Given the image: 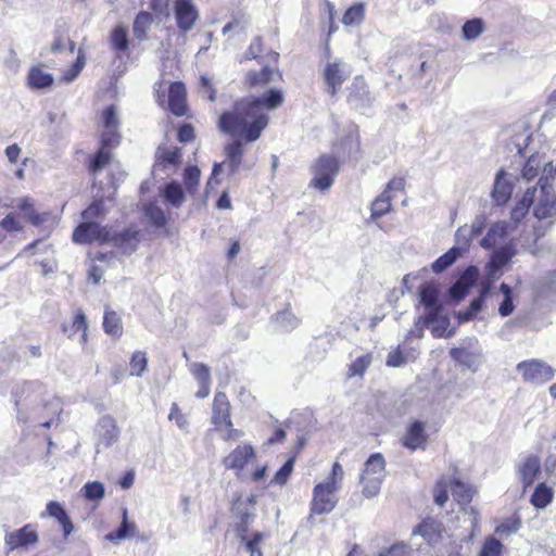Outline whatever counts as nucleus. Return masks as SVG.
Wrapping results in <instances>:
<instances>
[{
	"mask_svg": "<svg viewBox=\"0 0 556 556\" xmlns=\"http://www.w3.org/2000/svg\"><path fill=\"white\" fill-rule=\"evenodd\" d=\"M268 125V116L262 111L261 98H245L236 102L232 111L220 115L219 127L232 137L254 142Z\"/></svg>",
	"mask_w": 556,
	"mask_h": 556,
	"instance_id": "1",
	"label": "nucleus"
},
{
	"mask_svg": "<svg viewBox=\"0 0 556 556\" xmlns=\"http://www.w3.org/2000/svg\"><path fill=\"white\" fill-rule=\"evenodd\" d=\"M533 204V214L540 223V225L533 227L534 242H538L553 225L556 216V197L549 185L548 177H541L539 179V188Z\"/></svg>",
	"mask_w": 556,
	"mask_h": 556,
	"instance_id": "2",
	"label": "nucleus"
},
{
	"mask_svg": "<svg viewBox=\"0 0 556 556\" xmlns=\"http://www.w3.org/2000/svg\"><path fill=\"white\" fill-rule=\"evenodd\" d=\"M386 477V460L380 453L369 456L364 465L359 482L363 484L362 493L371 498L379 494Z\"/></svg>",
	"mask_w": 556,
	"mask_h": 556,
	"instance_id": "3",
	"label": "nucleus"
},
{
	"mask_svg": "<svg viewBox=\"0 0 556 556\" xmlns=\"http://www.w3.org/2000/svg\"><path fill=\"white\" fill-rule=\"evenodd\" d=\"M516 370L526 383L533 386L549 382L554 378L555 372L552 366L538 358L518 363Z\"/></svg>",
	"mask_w": 556,
	"mask_h": 556,
	"instance_id": "4",
	"label": "nucleus"
},
{
	"mask_svg": "<svg viewBox=\"0 0 556 556\" xmlns=\"http://www.w3.org/2000/svg\"><path fill=\"white\" fill-rule=\"evenodd\" d=\"M340 164L336 156L323 154L313 166V179L311 185L320 190H328L339 173Z\"/></svg>",
	"mask_w": 556,
	"mask_h": 556,
	"instance_id": "5",
	"label": "nucleus"
},
{
	"mask_svg": "<svg viewBox=\"0 0 556 556\" xmlns=\"http://www.w3.org/2000/svg\"><path fill=\"white\" fill-rule=\"evenodd\" d=\"M339 485L332 482H319L313 489V498L311 502V513L315 515H327L331 513L338 503L337 492Z\"/></svg>",
	"mask_w": 556,
	"mask_h": 556,
	"instance_id": "6",
	"label": "nucleus"
},
{
	"mask_svg": "<svg viewBox=\"0 0 556 556\" xmlns=\"http://www.w3.org/2000/svg\"><path fill=\"white\" fill-rule=\"evenodd\" d=\"M110 231L111 229L94 220H84L75 228L73 241L78 244H88L93 241L104 244L110 241Z\"/></svg>",
	"mask_w": 556,
	"mask_h": 556,
	"instance_id": "7",
	"label": "nucleus"
},
{
	"mask_svg": "<svg viewBox=\"0 0 556 556\" xmlns=\"http://www.w3.org/2000/svg\"><path fill=\"white\" fill-rule=\"evenodd\" d=\"M377 99V94L369 90L365 79L356 76L349 88V104L363 113L369 110Z\"/></svg>",
	"mask_w": 556,
	"mask_h": 556,
	"instance_id": "8",
	"label": "nucleus"
},
{
	"mask_svg": "<svg viewBox=\"0 0 556 556\" xmlns=\"http://www.w3.org/2000/svg\"><path fill=\"white\" fill-rule=\"evenodd\" d=\"M101 125L103 128L101 143L104 147H117L121 141V134L118 131L121 121L115 105H109L102 111Z\"/></svg>",
	"mask_w": 556,
	"mask_h": 556,
	"instance_id": "9",
	"label": "nucleus"
},
{
	"mask_svg": "<svg viewBox=\"0 0 556 556\" xmlns=\"http://www.w3.org/2000/svg\"><path fill=\"white\" fill-rule=\"evenodd\" d=\"M420 303L428 311L420 320L426 324H432L439 319V314L442 311V303L439 299V290L433 283H422L418 288Z\"/></svg>",
	"mask_w": 556,
	"mask_h": 556,
	"instance_id": "10",
	"label": "nucleus"
},
{
	"mask_svg": "<svg viewBox=\"0 0 556 556\" xmlns=\"http://www.w3.org/2000/svg\"><path fill=\"white\" fill-rule=\"evenodd\" d=\"M352 70L349 64L342 61L328 63L324 71V79L327 85V91L334 96L342 84L351 76Z\"/></svg>",
	"mask_w": 556,
	"mask_h": 556,
	"instance_id": "11",
	"label": "nucleus"
},
{
	"mask_svg": "<svg viewBox=\"0 0 556 556\" xmlns=\"http://www.w3.org/2000/svg\"><path fill=\"white\" fill-rule=\"evenodd\" d=\"M39 535L33 525L27 523L24 527L9 532L4 536V543L9 552L17 548H27L38 543Z\"/></svg>",
	"mask_w": 556,
	"mask_h": 556,
	"instance_id": "12",
	"label": "nucleus"
},
{
	"mask_svg": "<svg viewBox=\"0 0 556 556\" xmlns=\"http://www.w3.org/2000/svg\"><path fill=\"white\" fill-rule=\"evenodd\" d=\"M479 269L477 266H468L459 278L451 286L448 290L450 298L454 301L463 300L468 291L477 283Z\"/></svg>",
	"mask_w": 556,
	"mask_h": 556,
	"instance_id": "13",
	"label": "nucleus"
},
{
	"mask_svg": "<svg viewBox=\"0 0 556 556\" xmlns=\"http://www.w3.org/2000/svg\"><path fill=\"white\" fill-rule=\"evenodd\" d=\"M174 13L177 26L182 31L190 30L199 17L192 0H175Z\"/></svg>",
	"mask_w": 556,
	"mask_h": 556,
	"instance_id": "14",
	"label": "nucleus"
},
{
	"mask_svg": "<svg viewBox=\"0 0 556 556\" xmlns=\"http://www.w3.org/2000/svg\"><path fill=\"white\" fill-rule=\"evenodd\" d=\"M212 422L217 431H223V427H231L230 403L224 392H217L213 401Z\"/></svg>",
	"mask_w": 556,
	"mask_h": 556,
	"instance_id": "15",
	"label": "nucleus"
},
{
	"mask_svg": "<svg viewBox=\"0 0 556 556\" xmlns=\"http://www.w3.org/2000/svg\"><path fill=\"white\" fill-rule=\"evenodd\" d=\"M255 457V451L251 444L238 445L228 456L223 459L227 469L235 470L239 476L245 465Z\"/></svg>",
	"mask_w": 556,
	"mask_h": 556,
	"instance_id": "16",
	"label": "nucleus"
},
{
	"mask_svg": "<svg viewBox=\"0 0 556 556\" xmlns=\"http://www.w3.org/2000/svg\"><path fill=\"white\" fill-rule=\"evenodd\" d=\"M138 235L139 231L132 227L126 228L119 232L110 231V241L108 243L118 249L123 254H131L138 248Z\"/></svg>",
	"mask_w": 556,
	"mask_h": 556,
	"instance_id": "17",
	"label": "nucleus"
},
{
	"mask_svg": "<svg viewBox=\"0 0 556 556\" xmlns=\"http://www.w3.org/2000/svg\"><path fill=\"white\" fill-rule=\"evenodd\" d=\"M451 357L472 372L478 371L483 362L482 351L479 348H453L450 351Z\"/></svg>",
	"mask_w": 556,
	"mask_h": 556,
	"instance_id": "18",
	"label": "nucleus"
},
{
	"mask_svg": "<svg viewBox=\"0 0 556 556\" xmlns=\"http://www.w3.org/2000/svg\"><path fill=\"white\" fill-rule=\"evenodd\" d=\"M255 495H250L244 501H238L233 505V513L240 519L237 526L238 534L249 533V526L255 517Z\"/></svg>",
	"mask_w": 556,
	"mask_h": 556,
	"instance_id": "19",
	"label": "nucleus"
},
{
	"mask_svg": "<svg viewBox=\"0 0 556 556\" xmlns=\"http://www.w3.org/2000/svg\"><path fill=\"white\" fill-rule=\"evenodd\" d=\"M98 448L104 447L108 448L115 442H117L119 438V429L116 425V421L111 416H103L98 424Z\"/></svg>",
	"mask_w": 556,
	"mask_h": 556,
	"instance_id": "20",
	"label": "nucleus"
},
{
	"mask_svg": "<svg viewBox=\"0 0 556 556\" xmlns=\"http://www.w3.org/2000/svg\"><path fill=\"white\" fill-rule=\"evenodd\" d=\"M518 472L525 488L532 485L534 481L540 480L543 475L540 459L533 455L526 457V459L520 463Z\"/></svg>",
	"mask_w": 556,
	"mask_h": 556,
	"instance_id": "21",
	"label": "nucleus"
},
{
	"mask_svg": "<svg viewBox=\"0 0 556 556\" xmlns=\"http://www.w3.org/2000/svg\"><path fill=\"white\" fill-rule=\"evenodd\" d=\"M427 441V434L425 432V425L422 421L415 420L407 429V432L403 439V445L408 450L415 451L417 448H424Z\"/></svg>",
	"mask_w": 556,
	"mask_h": 556,
	"instance_id": "22",
	"label": "nucleus"
},
{
	"mask_svg": "<svg viewBox=\"0 0 556 556\" xmlns=\"http://www.w3.org/2000/svg\"><path fill=\"white\" fill-rule=\"evenodd\" d=\"M168 105L173 114L182 116L186 113V88L182 83H173L168 90Z\"/></svg>",
	"mask_w": 556,
	"mask_h": 556,
	"instance_id": "23",
	"label": "nucleus"
},
{
	"mask_svg": "<svg viewBox=\"0 0 556 556\" xmlns=\"http://www.w3.org/2000/svg\"><path fill=\"white\" fill-rule=\"evenodd\" d=\"M515 255L511 245H506L493 252L490 263L485 266L486 276L494 277Z\"/></svg>",
	"mask_w": 556,
	"mask_h": 556,
	"instance_id": "24",
	"label": "nucleus"
},
{
	"mask_svg": "<svg viewBox=\"0 0 556 556\" xmlns=\"http://www.w3.org/2000/svg\"><path fill=\"white\" fill-rule=\"evenodd\" d=\"M511 230L513 228L509 223L498 222L494 224L489 229L485 237L481 240V247L484 249L494 248L497 243L505 239Z\"/></svg>",
	"mask_w": 556,
	"mask_h": 556,
	"instance_id": "25",
	"label": "nucleus"
},
{
	"mask_svg": "<svg viewBox=\"0 0 556 556\" xmlns=\"http://www.w3.org/2000/svg\"><path fill=\"white\" fill-rule=\"evenodd\" d=\"M413 535H420L429 544H433L441 536V523L434 519H425L413 530Z\"/></svg>",
	"mask_w": 556,
	"mask_h": 556,
	"instance_id": "26",
	"label": "nucleus"
},
{
	"mask_svg": "<svg viewBox=\"0 0 556 556\" xmlns=\"http://www.w3.org/2000/svg\"><path fill=\"white\" fill-rule=\"evenodd\" d=\"M504 170H500L497 173L492 191V199L497 205L505 204L513 192L511 185L504 178Z\"/></svg>",
	"mask_w": 556,
	"mask_h": 556,
	"instance_id": "27",
	"label": "nucleus"
},
{
	"mask_svg": "<svg viewBox=\"0 0 556 556\" xmlns=\"http://www.w3.org/2000/svg\"><path fill=\"white\" fill-rule=\"evenodd\" d=\"M538 188H528L521 200L511 210L510 218L517 225L528 213L530 206L534 203L535 193Z\"/></svg>",
	"mask_w": 556,
	"mask_h": 556,
	"instance_id": "28",
	"label": "nucleus"
},
{
	"mask_svg": "<svg viewBox=\"0 0 556 556\" xmlns=\"http://www.w3.org/2000/svg\"><path fill=\"white\" fill-rule=\"evenodd\" d=\"M163 198L173 207L179 208L185 202V192L178 181H170L164 186Z\"/></svg>",
	"mask_w": 556,
	"mask_h": 556,
	"instance_id": "29",
	"label": "nucleus"
},
{
	"mask_svg": "<svg viewBox=\"0 0 556 556\" xmlns=\"http://www.w3.org/2000/svg\"><path fill=\"white\" fill-rule=\"evenodd\" d=\"M243 152L244 147L241 140H235L225 147L230 174H235L238 170L242 162Z\"/></svg>",
	"mask_w": 556,
	"mask_h": 556,
	"instance_id": "30",
	"label": "nucleus"
},
{
	"mask_svg": "<svg viewBox=\"0 0 556 556\" xmlns=\"http://www.w3.org/2000/svg\"><path fill=\"white\" fill-rule=\"evenodd\" d=\"M156 166H163L164 168L176 167L181 161L180 148H159L156 152Z\"/></svg>",
	"mask_w": 556,
	"mask_h": 556,
	"instance_id": "31",
	"label": "nucleus"
},
{
	"mask_svg": "<svg viewBox=\"0 0 556 556\" xmlns=\"http://www.w3.org/2000/svg\"><path fill=\"white\" fill-rule=\"evenodd\" d=\"M273 320L276 325V328L281 331H292L300 325V319L290 308L278 312L273 317Z\"/></svg>",
	"mask_w": 556,
	"mask_h": 556,
	"instance_id": "32",
	"label": "nucleus"
},
{
	"mask_svg": "<svg viewBox=\"0 0 556 556\" xmlns=\"http://www.w3.org/2000/svg\"><path fill=\"white\" fill-rule=\"evenodd\" d=\"M136 525L134 522H129L127 519V509L123 511V520L116 531L110 532L105 535V539L111 542H116L124 540L126 538H131L135 534Z\"/></svg>",
	"mask_w": 556,
	"mask_h": 556,
	"instance_id": "33",
	"label": "nucleus"
},
{
	"mask_svg": "<svg viewBox=\"0 0 556 556\" xmlns=\"http://www.w3.org/2000/svg\"><path fill=\"white\" fill-rule=\"evenodd\" d=\"M448 481L454 500L460 505H466L470 503L473 493L471 488H469L458 479H451Z\"/></svg>",
	"mask_w": 556,
	"mask_h": 556,
	"instance_id": "34",
	"label": "nucleus"
},
{
	"mask_svg": "<svg viewBox=\"0 0 556 556\" xmlns=\"http://www.w3.org/2000/svg\"><path fill=\"white\" fill-rule=\"evenodd\" d=\"M241 543L244 544L247 552L250 553V556H263V552L261 551L260 544L264 539V533L262 532H253L251 535L249 533L238 534Z\"/></svg>",
	"mask_w": 556,
	"mask_h": 556,
	"instance_id": "35",
	"label": "nucleus"
},
{
	"mask_svg": "<svg viewBox=\"0 0 556 556\" xmlns=\"http://www.w3.org/2000/svg\"><path fill=\"white\" fill-rule=\"evenodd\" d=\"M484 21L480 17L468 20L462 27L463 39L472 41L484 31Z\"/></svg>",
	"mask_w": 556,
	"mask_h": 556,
	"instance_id": "36",
	"label": "nucleus"
},
{
	"mask_svg": "<svg viewBox=\"0 0 556 556\" xmlns=\"http://www.w3.org/2000/svg\"><path fill=\"white\" fill-rule=\"evenodd\" d=\"M552 498V489L546 485L545 481H542L531 495V503L538 508H544L551 503Z\"/></svg>",
	"mask_w": 556,
	"mask_h": 556,
	"instance_id": "37",
	"label": "nucleus"
},
{
	"mask_svg": "<svg viewBox=\"0 0 556 556\" xmlns=\"http://www.w3.org/2000/svg\"><path fill=\"white\" fill-rule=\"evenodd\" d=\"M53 77L39 67H33L28 74V84L31 88L41 89L51 86Z\"/></svg>",
	"mask_w": 556,
	"mask_h": 556,
	"instance_id": "38",
	"label": "nucleus"
},
{
	"mask_svg": "<svg viewBox=\"0 0 556 556\" xmlns=\"http://www.w3.org/2000/svg\"><path fill=\"white\" fill-rule=\"evenodd\" d=\"M103 328L108 334L115 338L121 337L123 327L119 316L115 312L106 309L103 317Z\"/></svg>",
	"mask_w": 556,
	"mask_h": 556,
	"instance_id": "39",
	"label": "nucleus"
},
{
	"mask_svg": "<svg viewBox=\"0 0 556 556\" xmlns=\"http://www.w3.org/2000/svg\"><path fill=\"white\" fill-rule=\"evenodd\" d=\"M473 238L472 230L467 225L462 226L455 233L456 243L452 249H455L458 254L463 255L468 250Z\"/></svg>",
	"mask_w": 556,
	"mask_h": 556,
	"instance_id": "40",
	"label": "nucleus"
},
{
	"mask_svg": "<svg viewBox=\"0 0 556 556\" xmlns=\"http://www.w3.org/2000/svg\"><path fill=\"white\" fill-rule=\"evenodd\" d=\"M144 215L149 219V222L156 228H162L167 224V217L164 211L156 204H148L144 207Z\"/></svg>",
	"mask_w": 556,
	"mask_h": 556,
	"instance_id": "41",
	"label": "nucleus"
},
{
	"mask_svg": "<svg viewBox=\"0 0 556 556\" xmlns=\"http://www.w3.org/2000/svg\"><path fill=\"white\" fill-rule=\"evenodd\" d=\"M391 208V198L384 190L371 204V218L376 219L386 215Z\"/></svg>",
	"mask_w": 556,
	"mask_h": 556,
	"instance_id": "42",
	"label": "nucleus"
},
{
	"mask_svg": "<svg viewBox=\"0 0 556 556\" xmlns=\"http://www.w3.org/2000/svg\"><path fill=\"white\" fill-rule=\"evenodd\" d=\"M459 256H462V255L458 254L455 249L451 248L446 253L441 255L439 258H437L432 263L431 269L435 274L443 273L445 269H447L450 266H452L457 261V258Z\"/></svg>",
	"mask_w": 556,
	"mask_h": 556,
	"instance_id": "43",
	"label": "nucleus"
},
{
	"mask_svg": "<svg viewBox=\"0 0 556 556\" xmlns=\"http://www.w3.org/2000/svg\"><path fill=\"white\" fill-rule=\"evenodd\" d=\"M152 20V15L149 12L141 11L137 14L132 28L136 38L141 40L146 37V34L151 26Z\"/></svg>",
	"mask_w": 556,
	"mask_h": 556,
	"instance_id": "44",
	"label": "nucleus"
},
{
	"mask_svg": "<svg viewBox=\"0 0 556 556\" xmlns=\"http://www.w3.org/2000/svg\"><path fill=\"white\" fill-rule=\"evenodd\" d=\"M372 361L371 354L367 353L356 357L349 366L348 376L351 377H363L367 368L370 366Z\"/></svg>",
	"mask_w": 556,
	"mask_h": 556,
	"instance_id": "45",
	"label": "nucleus"
},
{
	"mask_svg": "<svg viewBox=\"0 0 556 556\" xmlns=\"http://www.w3.org/2000/svg\"><path fill=\"white\" fill-rule=\"evenodd\" d=\"M113 147H104V144L101 143V148L96 153L93 159L91 160L89 169L92 174H97L100 172L106 164H109L111 160V153L110 150Z\"/></svg>",
	"mask_w": 556,
	"mask_h": 556,
	"instance_id": "46",
	"label": "nucleus"
},
{
	"mask_svg": "<svg viewBox=\"0 0 556 556\" xmlns=\"http://www.w3.org/2000/svg\"><path fill=\"white\" fill-rule=\"evenodd\" d=\"M500 290L503 293L504 299H503L502 303L500 304L498 314L502 317H507L514 312V308H515V305L513 302V290H511L510 286H508L505 282H503L501 285Z\"/></svg>",
	"mask_w": 556,
	"mask_h": 556,
	"instance_id": "47",
	"label": "nucleus"
},
{
	"mask_svg": "<svg viewBox=\"0 0 556 556\" xmlns=\"http://www.w3.org/2000/svg\"><path fill=\"white\" fill-rule=\"evenodd\" d=\"M201 172L197 166H188L184 172V185L188 193L194 194L200 181Z\"/></svg>",
	"mask_w": 556,
	"mask_h": 556,
	"instance_id": "48",
	"label": "nucleus"
},
{
	"mask_svg": "<svg viewBox=\"0 0 556 556\" xmlns=\"http://www.w3.org/2000/svg\"><path fill=\"white\" fill-rule=\"evenodd\" d=\"M260 98L262 103V111H264V108L267 110H275L279 108L283 102V93L278 89H270Z\"/></svg>",
	"mask_w": 556,
	"mask_h": 556,
	"instance_id": "49",
	"label": "nucleus"
},
{
	"mask_svg": "<svg viewBox=\"0 0 556 556\" xmlns=\"http://www.w3.org/2000/svg\"><path fill=\"white\" fill-rule=\"evenodd\" d=\"M130 372L129 376L141 377L148 366V358L144 352L137 351L132 354L129 363Z\"/></svg>",
	"mask_w": 556,
	"mask_h": 556,
	"instance_id": "50",
	"label": "nucleus"
},
{
	"mask_svg": "<svg viewBox=\"0 0 556 556\" xmlns=\"http://www.w3.org/2000/svg\"><path fill=\"white\" fill-rule=\"evenodd\" d=\"M274 71L268 66H264L261 72H250L248 74V83L251 87L264 86L271 80Z\"/></svg>",
	"mask_w": 556,
	"mask_h": 556,
	"instance_id": "51",
	"label": "nucleus"
},
{
	"mask_svg": "<svg viewBox=\"0 0 556 556\" xmlns=\"http://www.w3.org/2000/svg\"><path fill=\"white\" fill-rule=\"evenodd\" d=\"M364 12L365 9L363 4H355L345 11L342 23L344 25H358L364 20Z\"/></svg>",
	"mask_w": 556,
	"mask_h": 556,
	"instance_id": "52",
	"label": "nucleus"
},
{
	"mask_svg": "<svg viewBox=\"0 0 556 556\" xmlns=\"http://www.w3.org/2000/svg\"><path fill=\"white\" fill-rule=\"evenodd\" d=\"M111 42L114 49L125 51L128 48L127 28L116 26L111 33Z\"/></svg>",
	"mask_w": 556,
	"mask_h": 556,
	"instance_id": "53",
	"label": "nucleus"
},
{
	"mask_svg": "<svg viewBox=\"0 0 556 556\" xmlns=\"http://www.w3.org/2000/svg\"><path fill=\"white\" fill-rule=\"evenodd\" d=\"M521 527V521L519 518H508L505 519L500 526L495 529V534L501 538H508L509 535L516 533Z\"/></svg>",
	"mask_w": 556,
	"mask_h": 556,
	"instance_id": "54",
	"label": "nucleus"
},
{
	"mask_svg": "<svg viewBox=\"0 0 556 556\" xmlns=\"http://www.w3.org/2000/svg\"><path fill=\"white\" fill-rule=\"evenodd\" d=\"M450 481L446 478H441L433 490L434 503L439 506H444L448 500Z\"/></svg>",
	"mask_w": 556,
	"mask_h": 556,
	"instance_id": "55",
	"label": "nucleus"
},
{
	"mask_svg": "<svg viewBox=\"0 0 556 556\" xmlns=\"http://www.w3.org/2000/svg\"><path fill=\"white\" fill-rule=\"evenodd\" d=\"M482 306L481 299H473L466 309L457 312L458 321L462 324L471 320L482 309Z\"/></svg>",
	"mask_w": 556,
	"mask_h": 556,
	"instance_id": "56",
	"label": "nucleus"
},
{
	"mask_svg": "<svg viewBox=\"0 0 556 556\" xmlns=\"http://www.w3.org/2000/svg\"><path fill=\"white\" fill-rule=\"evenodd\" d=\"M17 207L25 213V216L31 224L38 226L45 222V218L35 212L33 203L28 198L22 199Z\"/></svg>",
	"mask_w": 556,
	"mask_h": 556,
	"instance_id": "57",
	"label": "nucleus"
},
{
	"mask_svg": "<svg viewBox=\"0 0 556 556\" xmlns=\"http://www.w3.org/2000/svg\"><path fill=\"white\" fill-rule=\"evenodd\" d=\"M84 496L90 501H98L104 496V485L99 481L88 482L84 485Z\"/></svg>",
	"mask_w": 556,
	"mask_h": 556,
	"instance_id": "58",
	"label": "nucleus"
},
{
	"mask_svg": "<svg viewBox=\"0 0 556 556\" xmlns=\"http://www.w3.org/2000/svg\"><path fill=\"white\" fill-rule=\"evenodd\" d=\"M503 544L493 536L485 539L479 556H501Z\"/></svg>",
	"mask_w": 556,
	"mask_h": 556,
	"instance_id": "59",
	"label": "nucleus"
},
{
	"mask_svg": "<svg viewBox=\"0 0 556 556\" xmlns=\"http://www.w3.org/2000/svg\"><path fill=\"white\" fill-rule=\"evenodd\" d=\"M190 371L200 383H211V370L210 367L202 363H192L190 365Z\"/></svg>",
	"mask_w": 556,
	"mask_h": 556,
	"instance_id": "60",
	"label": "nucleus"
},
{
	"mask_svg": "<svg viewBox=\"0 0 556 556\" xmlns=\"http://www.w3.org/2000/svg\"><path fill=\"white\" fill-rule=\"evenodd\" d=\"M104 206L102 199L94 200L86 210L83 211L84 220H93L104 215Z\"/></svg>",
	"mask_w": 556,
	"mask_h": 556,
	"instance_id": "61",
	"label": "nucleus"
},
{
	"mask_svg": "<svg viewBox=\"0 0 556 556\" xmlns=\"http://www.w3.org/2000/svg\"><path fill=\"white\" fill-rule=\"evenodd\" d=\"M293 465H294V459L293 458L288 459L281 466V468L276 472L271 482L279 484V485H283L288 481V479L293 470Z\"/></svg>",
	"mask_w": 556,
	"mask_h": 556,
	"instance_id": "62",
	"label": "nucleus"
},
{
	"mask_svg": "<svg viewBox=\"0 0 556 556\" xmlns=\"http://www.w3.org/2000/svg\"><path fill=\"white\" fill-rule=\"evenodd\" d=\"M72 328L76 331H81V342L85 343L87 340V320L81 309L76 312Z\"/></svg>",
	"mask_w": 556,
	"mask_h": 556,
	"instance_id": "63",
	"label": "nucleus"
},
{
	"mask_svg": "<svg viewBox=\"0 0 556 556\" xmlns=\"http://www.w3.org/2000/svg\"><path fill=\"white\" fill-rule=\"evenodd\" d=\"M412 547L403 542L392 545L388 551L380 553L379 556H410Z\"/></svg>",
	"mask_w": 556,
	"mask_h": 556,
	"instance_id": "64",
	"label": "nucleus"
}]
</instances>
